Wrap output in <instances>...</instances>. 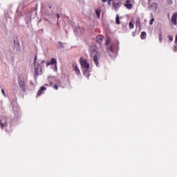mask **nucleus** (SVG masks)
<instances>
[{"mask_svg": "<svg viewBox=\"0 0 177 177\" xmlns=\"http://www.w3.org/2000/svg\"><path fill=\"white\" fill-rule=\"evenodd\" d=\"M37 59H38V57L36 55L35 56V60L33 62L34 68H35V73H34L35 80H37V78L38 77V75H41V74H42V66H41L39 62L37 63Z\"/></svg>", "mask_w": 177, "mask_h": 177, "instance_id": "f257e3e1", "label": "nucleus"}, {"mask_svg": "<svg viewBox=\"0 0 177 177\" xmlns=\"http://www.w3.org/2000/svg\"><path fill=\"white\" fill-rule=\"evenodd\" d=\"M91 56L93 57V62L96 64V66H99V61L97 57L100 56V53L99 52V49L97 48H93L91 49Z\"/></svg>", "mask_w": 177, "mask_h": 177, "instance_id": "f03ea898", "label": "nucleus"}, {"mask_svg": "<svg viewBox=\"0 0 177 177\" xmlns=\"http://www.w3.org/2000/svg\"><path fill=\"white\" fill-rule=\"evenodd\" d=\"M80 64L82 67H83V70L89 69V67H91V65L86 62V60L83 59L82 57L80 58Z\"/></svg>", "mask_w": 177, "mask_h": 177, "instance_id": "7ed1b4c3", "label": "nucleus"}, {"mask_svg": "<svg viewBox=\"0 0 177 177\" xmlns=\"http://www.w3.org/2000/svg\"><path fill=\"white\" fill-rule=\"evenodd\" d=\"M8 127V118L6 117L2 118L0 119V128L3 129V128Z\"/></svg>", "mask_w": 177, "mask_h": 177, "instance_id": "20e7f679", "label": "nucleus"}, {"mask_svg": "<svg viewBox=\"0 0 177 177\" xmlns=\"http://www.w3.org/2000/svg\"><path fill=\"white\" fill-rule=\"evenodd\" d=\"M53 64H55V71H57V60L55 58H51L50 62H47L46 66V67H48V66L53 65Z\"/></svg>", "mask_w": 177, "mask_h": 177, "instance_id": "39448f33", "label": "nucleus"}, {"mask_svg": "<svg viewBox=\"0 0 177 177\" xmlns=\"http://www.w3.org/2000/svg\"><path fill=\"white\" fill-rule=\"evenodd\" d=\"M14 42V48L17 52L20 51V42L19 41V39L16 38L13 39Z\"/></svg>", "mask_w": 177, "mask_h": 177, "instance_id": "423d86ee", "label": "nucleus"}, {"mask_svg": "<svg viewBox=\"0 0 177 177\" xmlns=\"http://www.w3.org/2000/svg\"><path fill=\"white\" fill-rule=\"evenodd\" d=\"M171 21L174 26H177V12H174L172 15Z\"/></svg>", "mask_w": 177, "mask_h": 177, "instance_id": "0eeeda50", "label": "nucleus"}, {"mask_svg": "<svg viewBox=\"0 0 177 177\" xmlns=\"http://www.w3.org/2000/svg\"><path fill=\"white\" fill-rule=\"evenodd\" d=\"M19 85L20 88L24 91V92H26V84L24 83V81L19 80Z\"/></svg>", "mask_w": 177, "mask_h": 177, "instance_id": "6e6552de", "label": "nucleus"}, {"mask_svg": "<svg viewBox=\"0 0 177 177\" xmlns=\"http://www.w3.org/2000/svg\"><path fill=\"white\" fill-rule=\"evenodd\" d=\"M113 5L114 6L115 10H118V9H120V6H121V3L120 2H118V3L113 2Z\"/></svg>", "mask_w": 177, "mask_h": 177, "instance_id": "1a4fd4ad", "label": "nucleus"}, {"mask_svg": "<svg viewBox=\"0 0 177 177\" xmlns=\"http://www.w3.org/2000/svg\"><path fill=\"white\" fill-rule=\"evenodd\" d=\"M83 74L85 75V77L89 78V69H83Z\"/></svg>", "mask_w": 177, "mask_h": 177, "instance_id": "9d476101", "label": "nucleus"}, {"mask_svg": "<svg viewBox=\"0 0 177 177\" xmlns=\"http://www.w3.org/2000/svg\"><path fill=\"white\" fill-rule=\"evenodd\" d=\"M103 39V37H102V36H97L96 37V39H95V41H96V42L97 43V44H100V42H102V40Z\"/></svg>", "mask_w": 177, "mask_h": 177, "instance_id": "9b49d317", "label": "nucleus"}, {"mask_svg": "<svg viewBox=\"0 0 177 177\" xmlns=\"http://www.w3.org/2000/svg\"><path fill=\"white\" fill-rule=\"evenodd\" d=\"M58 48L61 49L62 50H64V46L63 44V42L59 41L58 42Z\"/></svg>", "mask_w": 177, "mask_h": 177, "instance_id": "f8f14e48", "label": "nucleus"}, {"mask_svg": "<svg viewBox=\"0 0 177 177\" xmlns=\"http://www.w3.org/2000/svg\"><path fill=\"white\" fill-rule=\"evenodd\" d=\"M107 49L112 53H114V44H111L109 47H107Z\"/></svg>", "mask_w": 177, "mask_h": 177, "instance_id": "ddd939ff", "label": "nucleus"}, {"mask_svg": "<svg viewBox=\"0 0 177 177\" xmlns=\"http://www.w3.org/2000/svg\"><path fill=\"white\" fill-rule=\"evenodd\" d=\"M73 69L75 70V71L77 75L80 73V69L78 68V66L77 65L73 66Z\"/></svg>", "mask_w": 177, "mask_h": 177, "instance_id": "4468645a", "label": "nucleus"}, {"mask_svg": "<svg viewBox=\"0 0 177 177\" xmlns=\"http://www.w3.org/2000/svg\"><path fill=\"white\" fill-rule=\"evenodd\" d=\"M56 16H57V25L58 26V29L60 30V25L59 24V19H60V15L57 13Z\"/></svg>", "mask_w": 177, "mask_h": 177, "instance_id": "2eb2a0df", "label": "nucleus"}, {"mask_svg": "<svg viewBox=\"0 0 177 177\" xmlns=\"http://www.w3.org/2000/svg\"><path fill=\"white\" fill-rule=\"evenodd\" d=\"M146 32H142L140 35L141 39H146Z\"/></svg>", "mask_w": 177, "mask_h": 177, "instance_id": "dca6fc26", "label": "nucleus"}, {"mask_svg": "<svg viewBox=\"0 0 177 177\" xmlns=\"http://www.w3.org/2000/svg\"><path fill=\"white\" fill-rule=\"evenodd\" d=\"M115 22H116V24H120V15H116V18H115Z\"/></svg>", "mask_w": 177, "mask_h": 177, "instance_id": "f3484780", "label": "nucleus"}, {"mask_svg": "<svg viewBox=\"0 0 177 177\" xmlns=\"http://www.w3.org/2000/svg\"><path fill=\"white\" fill-rule=\"evenodd\" d=\"M126 8H127V9H132V4L131 3H127L125 4Z\"/></svg>", "mask_w": 177, "mask_h": 177, "instance_id": "a211bd4d", "label": "nucleus"}, {"mask_svg": "<svg viewBox=\"0 0 177 177\" xmlns=\"http://www.w3.org/2000/svg\"><path fill=\"white\" fill-rule=\"evenodd\" d=\"M129 27L131 30L133 29L135 26H133V24L132 22H129Z\"/></svg>", "mask_w": 177, "mask_h": 177, "instance_id": "6ab92c4d", "label": "nucleus"}, {"mask_svg": "<svg viewBox=\"0 0 177 177\" xmlns=\"http://www.w3.org/2000/svg\"><path fill=\"white\" fill-rule=\"evenodd\" d=\"M110 44V37H107L106 39V42H105V45H106V46H108V45Z\"/></svg>", "mask_w": 177, "mask_h": 177, "instance_id": "aec40b11", "label": "nucleus"}, {"mask_svg": "<svg viewBox=\"0 0 177 177\" xmlns=\"http://www.w3.org/2000/svg\"><path fill=\"white\" fill-rule=\"evenodd\" d=\"M47 63H48V62H46V60H43V61L41 62L40 66H41V68H42V67H44V64H46Z\"/></svg>", "mask_w": 177, "mask_h": 177, "instance_id": "412c9836", "label": "nucleus"}, {"mask_svg": "<svg viewBox=\"0 0 177 177\" xmlns=\"http://www.w3.org/2000/svg\"><path fill=\"white\" fill-rule=\"evenodd\" d=\"M95 15L97 16V17H100V11L96 10Z\"/></svg>", "mask_w": 177, "mask_h": 177, "instance_id": "4be33fe9", "label": "nucleus"}, {"mask_svg": "<svg viewBox=\"0 0 177 177\" xmlns=\"http://www.w3.org/2000/svg\"><path fill=\"white\" fill-rule=\"evenodd\" d=\"M136 27H140V20H138L136 22Z\"/></svg>", "mask_w": 177, "mask_h": 177, "instance_id": "5701e85b", "label": "nucleus"}, {"mask_svg": "<svg viewBox=\"0 0 177 177\" xmlns=\"http://www.w3.org/2000/svg\"><path fill=\"white\" fill-rule=\"evenodd\" d=\"M159 41L160 42L162 41V33L159 34Z\"/></svg>", "mask_w": 177, "mask_h": 177, "instance_id": "b1692460", "label": "nucleus"}, {"mask_svg": "<svg viewBox=\"0 0 177 177\" xmlns=\"http://www.w3.org/2000/svg\"><path fill=\"white\" fill-rule=\"evenodd\" d=\"M167 38H169L170 41H174V37H172V35H168Z\"/></svg>", "mask_w": 177, "mask_h": 177, "instance_id": "393cba45", "label": "nucleus"}, {"mask_svg": "<svg viewBox=\"0 0 177 177\" xmlns=\"http://www.w3.org/2000/svg\"><path fill=\"white\" fill-rule=\"evenodd\" d=\"M153 21H154V18H151V20H150V21H149V24H150L151 26H153Z\"/></svg>", "mask_w": 177, "mask_h": 177, "instance_id": "a878e982", "label": "nucleus"}, {"mask_svg": "<svg viewBox=\"0 0 177 177\" xmlns=\"http://www.w3.org/2000/svg\"><path fill=\"white\" fill-rule=\"evenodd\" d=\"M40 90L44 92V91H46V87H45V86H41V88H40Z\"/></svg>", "mask_w": 177, "mask_h": 177, "instance_id": "bb28decb", "label": "nucleus"}, {"mask_svg": "<svg viewBox=\"0 0 177 177\" xmlns=\"http://www.w3.org/2000/svg\"><path fill=\"white\" fill-rule=\"evenodd\" d=\"M42 91H41V89L38 91V93H37V95L38 96H41V95H42Z\"/></svg>", "mask_w": 177, "mask_h": 177, "instance_id": "cd10ccee", "label": "nucleus"}, {"mask_svg": "<svg viewBox=\"0 0 177 177\" xmlns=\"http://www.w3.org/2000/svg\"><path fill=\"white\" fill-rule=\"evenodd\" d=\"M1 92L3 95V96H6V93H5V90L3 88L1 89Z\"/></svg>", "mask_w": 177, "mask_h": 177, "instance_id": "c85d7f7f", "label": "nucleus"}, {"mask_svg": "<svg viewBox=\"0 0 177 177\" xmlns=\"http://www.w3.org/2000/svg\"><path fill=\"white\" fill-rule=\"evenodd\" d=\"M54 88H55L56 90H57V89H59V86H57V84H55V85H54Z\"/></svg>", "mask_w": 177, "mask_h": 177, "instance_id": "c756f323", "label": "nucleus"}, {"mask_svg": "<svg viewBox=\"0 0 177 177\" xmlns=\"http://www.w3.org/2000/svg\"><path fill=\"white\" fill-rule=\"evenodd\" d=\"M169 5H172L173 3V1L172 0H169V1L168 2Z\"/></svg>", "mask_w": 177, "mask_h": 177, "instance_id": "7c9ffc66", "label": "nucleus"}, {"mask_svg": "<svg viewBox=\"0 0 177 177\" xmlns=\"http://www.w3.org/2000/svg\"><path fill=\"white\" fill-rule=\"evenodd\" d=\"M38 9V3H36L35 5V10H37Z\"/></svg>", "mask_w": 177, "mask_h": 177, "instance_id": "2f4dec72", "label": "nucleus"}, {"mask_svg": "<svg viewBox=\"0 0 177 177\" xmlns=\"http://www.w3.org/2000/svg\"><path fill=\"white\" fill-rule=\"evenodd\" d=\"M175 44H177V35H176Z\"/></svg>", "mask_w": 177, "mask_h": 177, "instance_id": "473e14b6", "label": "nucleus"}, {"mask_svg": "<svg viewBox=\"0 0 177 177\" xmlns=\"http://www.w3.org/2000/svg\"><path fill=\"white\" fill-rule=\"evenodd\" d=\"M48 8H49V9H51L52 8V5H50V4H48Z\"/></svg>", "mask_w": 177, "mask_h": 177, "instance_id": "72a5a7b5", "label": "nucleus"}, {"mask_svg": "<svg viewBox=\"0 0 177 177\" xmlns=\"http://www.w3.org/2000/svg\"><path fill=\"white\" fill-rule=\"evenodd\" d=\"M108 5H111V1H110L109 0H108Z\"/></svg>", "mask_w": 177, "mask_h": 177, "instance_id": "f704fd0d", "label": "nucleus"}, {"mask_svg": "<svg viewBox=\"0 0 177 177\" xmlns=\"http://www.w3.org/2000/svg\"><path fill=\"white\" fill-rule=\"evenodd\" d=\"M53 85V83L52 82H50V86H52Z\"/></svg>", "mask_w": 177, "mask_h": 177, "instance_id": "c9c22d12", "label": "nucleus"}, {"mask_svg": "<svg viewBox=\"0 0 177 177\" xmlns=\"http://www.w3.org/2000/svg\"><path fill=\"white\" fill-rule=\"evenodd\" d=\"M102 2L104 3H106V2H107V0H102Z\"/></svg>", "mask_w": 177, "mask_h": 177, "instance_id": "e433bc0d", "label": "nucleus"}, {"mask_svg": "<svg viewBox=\"0 0 177 177\" xmlns=\"http://www.w3.org/2000/svg\"><path fill=\"white\" fill-rule=\"evenodd\" d=\"M50 15H52V12L48 13V16H50Z\"/></svg>", "mask_w": 177, "mask_h": 177, "instance_id": "4c0bfd02", "label": "nucleus"}, {"mask_svg": "<svg viewBox=\"0 0 177 177\" xmlns=\"http://www.w3.org/2000/svg\"><path fill=\"white\" fill-rule=\"evenodd\" d=\"M48 85H49V84H44L45 86H48Z\"/></svg>", "mask_w": 177, "mask_h": 177, "instance_id": "58836bf2", "label": "nucleus"}, {"mask_svg": "<svg viewBox=\"0 0 177 177\" xmlns=\"http://www.w3.org/2000/svg\"><path fill=\"white\" fill-rule=\"evenodd\" d=\"M41 8L44 9V6L41 4Z\"/></svg>", "mask_w": 177, "mask_h": 177, "instance_id": "ea45409f", "label": "nucleus"}, {"mask_svg": "<svg viewBox=\"0 0 177 177\" xmlns=\"http://www.w3.org/2000/svg\"><path fill=\"white\" fill-rule=\"evenodd\" d=\"M111 2L112 1H114V0H109Z\"/></svg>", "mask_w": 177, "mask_h": 177, "instance_id": "a19ab883", "label": "nucleus"}, {"mask_svg": "<svg viewBox=\"0 0 177 177\" xmlns=\"http://www.w3.org/2000/svg\"><path fill=\"white\" fill-rule=\"evenodd\" d=\"M135 35V33L133 32V35Z\"/></svg>", "mask_w": 177, "mask_h": 177, "instance_id": "79ce46f5", "label": "nucleus"}, {"mask_svg": "<svg viewBox=\"0 0 177 177\" xmlns=\"http://www.w3.org/2000/svg\"><path fill=\"white\" fill-rule=\"evenodd\" d=\"M135 35V33L133 32V35Z\"/></svg>", "mask_w": 177, "mask_h": 177, "instance_id": "37998d69", "label": "nucleus"}, {"mask_svg": "<svg viewBox=\"0 0 177 177\" xmlns=\"http://www.w3.org/2000/svg\"><path fill=\"white\" fill-rule=\"evenodd\" d=\"M149 2H150V0H149Z\"/></svg>", "mask_w": 177, "mask_h": 177, "instance_id": "c03bdc74", "label": "nucleus"}]
</instances>
